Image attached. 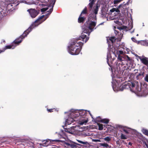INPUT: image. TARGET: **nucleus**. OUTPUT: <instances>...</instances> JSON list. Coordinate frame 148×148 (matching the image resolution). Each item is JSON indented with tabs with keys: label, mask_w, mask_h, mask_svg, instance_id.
<instances>
[{
	"label": "nucleus",
	"mask_w": 148,
	"mask_h": 148,
	"mask_svg": "<svg viewBox=\"0 0 148 148\" xmlns=\"http://www.w3.org/2000/svg\"><path fill=\"white\" fill-rule=\"evenodd\" d=\"M126 59L128 61H130L132 59L130 58V57H129L127 55L126 56Z\"/></svg>",
	"instance_id": "nucleus-45"
},
{
	"label": "nucleus",
	"mask_w": 148,
	"mask_h": 148,
	"mask_svg": "<svg viewBox=\"0 0 148 148\" xmlns=\"http://www.w3.org/2000/svg\"><path fill=\"white\" fill-rule=\"evenodd\" d=\"M145 90V88L140 87L139 88V86H136V90H132V92H135L139 94H144Z\"/></svg>",
	"instance_id": "nucleus-10"
},
{
	"label": "nucleus",
	"mask_w": 148,
	"mask_h": 148,
	"mask_svg": "<svg viewBox=\"0 0 148 148\" xmlns=\"http://www.w3.org/2000/svg\"><path fill=\"white\" fill-rule=\"evenodd\" d=\"M96 22L95 21H90L89 24L88 28L89 29L92 31L94 27L96 25Z\"/></svg>",
	"instance_id": "nucleus-14"
},
{
	"label": "nucleus",
	"mask_w": 148,
	"mask_h": 148,
	"mask_svg": "<svg viewBox=\"0 0 148 148\" xmlns=\"http://www.w3.org/2000/svg\"><path fill=\"white\" fill-rule=\"evenodd\" d=\"M19 38L15 40L14 42V43L16 45H17L21 42L22 41V39L19 40Z\"/></svg>",
	"instance_id": "nucleus-30"
},
{
	"label": "nucleus",
	"mask_w": 148,
	"mask_h": 148,
	"mask_svg": "<svg viewBox=\"0 0 148 148\" xmlns=\"http://www.w3.org/2000/svg\"><path fill=\"white\" fill-rule=\"evenodd\" d=\"M108 47L109 48H111V45L109 43H108Z\"/></svg>",
	"instance_id": "nucleus-54"
},
{
	"label": "nucleus",
	"mask_w": 148,
	"mask_h": 148,
	"mask_svg": "<svg viewBox=\"0 0 148 148\" xmlns=\"http://www.w3.org/2000/svg\"><path fill=\"white\" fill-rule=\"evenodd\" d=\"M64 143L66 146L67 147H70L71 148H78L79 147L77 145H80L79 144H77L75 143H74L73 144H70L68 142H64Z\"/></svg>",
	"instance_id": "nucleus-13"
},
{
	"label": "nucleus",
	"mask_w": 148,
	"mask_h": 148,
	"mask_svg": "<svg viewBox=\"0 0 148 148\" xmlns=\"http://www.w3.org/2000/svg\"><path fill=\"white\" fill-rule=\"evenodd\" d=\"M79 118H86V120H82V121L80 123L81 125H83L84 123H86L88 122V118H86V116L87 114L86 110H79Z\"/></svg>",
	"instance_id": "nucleus-5"
},
{
	"label": "nucleus",
	"mask_w": 148,
	"mask_h": 148,
	"mask_svg": "<svg viewBox=\"0 0 148 148\" xmlns=\"http://www.w3.org/2000/svg\"><path fill=\"white\" fill-rule=\"evenodd\" d=\"M145 80L148 82V74H147L144 79Z\"/></svg>",
	"instance_id": "nucleus-42"
},
{
	"label": "nucleus",
	"mask_w": 148,
	"mask_h": 148,
	"mask_svg": "<svg viewBox=\"0 0 148 148\" xmlns=\"http://www.w3.org/2000/svg\"><path fill=\"white\" fill-rule=\"evenodd\" d=\"M124 26H123L122 27H117V29H119L120 31L121 30H122L124 29Z\"/></svg>",
	"instance_id": "nucleus-44"
},
{
	"label": "nucleus",
	"mask_w": 148,
	"mask_h": 148,
	"mask_svg": "<svg viewBox=\"0 0 148 148\" xmlns=\"http://www.w3.org/2000/svg\"><path fill=\"white\" fill-rule=\"evenodd\" d=\"M53 8H51L49 11H47V12H49L51 14V12H52L53 10Z\"/></svg>",
	"instance_id": "nucleus-48"
},
{
	"label": "nucleus",
	"mask_w": 148,
	"mask_h": 148,
	"mask_svg": "<svg viewBox=\"0 0 148 148\" xmlns=\"http://www.w3.org/2000/svg\"><path fill=\"white\" fill-rule=\"evenodd\" d=\"M2 42H3V43H5V40H2Z\"/></svg>",
	"instance_id": "nucleus-58"
},
{
	"label": "nucleus",
	"mask_w": 148,
	"mask_h": 148,
	"mask_svg": "<svg viewBox=\"0 0 148 148\" xmlns=\"http://www.w3.org/2000/svg\"><path fill=\"white\" fill-rule=\"evenodd\" d=\"M86 19V18L84 17H82V16L80 15L78 19V22L79 23H83Z\"/></svg>",
	"instance_id": "nucleus-18"
},
{
	"label": "nucleus",
	"mask_w": 148,
	"mask_h": 148,
	"mask_svg": "<svg viewBox=\"0 0 148 148\" xmlns=\"http://www.w3.org/2000/svg\"><path fill=\"white\" fill-rule=\"evenodd\" d=\"M42 145L44 146H47L50 145L54 143L55 142H61V140L59 139H45L42 140Z\"/></svg>",
	"instance_id": "nucleus-6"
},
{
	"label": "nucleus",
	"mask_w": 148,
	"mask_h": 148,
	"mask_svg": "<svg viewBox=\"0 0 148 148\" xmlns=\"http://www.w3.org/2000/svg\"><path fill=\"white\" fill-rule=\"evenodd\" d=\"M106 140H107L108 141H110L111 139H104Z\"/></svg>",
	"instance_id": "nucleus-56"
},
{
	"label": "nucleus",
	"mask_w": 148,
	"mask_h": 148,
	"mask_svg": "<svg viewBox=\"0 0 148 148\" xmlns=\"http://www.w3.org/2000/svg\"><path fill=\"white\" fill-rule=\"evenodd\" d=\"M118 53H119V54L120 55V54H123V51H121V50H119L118 51Z\"/></svg>",
	"instance_id": "nucleus-49"
},
{
	"label": "nucleus",
	"mask_w": 148,
	"mask_h": 148,
	"mask_svg": "<svg viewBox=\"0 0 148 148\" xmlns=\"http://www.w3.org/2000/svg\"><path fill=\"white\" fill-rule=\"evenodd\" d=\"M9 138V137H4V138Z\"/></svg>",
	"instance_id": "nucleus-62"
},
{
	"label": "nucleus",
	"mask_w": 148,
	"mask_h": 148,
	"mask_svg": "<svg viewBox=\"0 0 148 148\" xmlns=\"http://www.w3.org/2000/svg\"><path fill=\"white\" fill-rule=\"evenodd\" d=\"M2 50L0 49V53H1L3 52H2Z\"/></svg>",
	"instance_id": "nucleus-60"
},
{
	"label": "nucleus",
	"mask_w": 148,
	"mask_h": 148,
	"mask_svg": "<svg viewBox=\"0 0 148 148\" xmlns=\"http://www.w3.org/2000/svg\"><path fill=\"white\" fill-rule=\"evenodd\" d=\"M98 125L99 126V130H101L103 129V125L102 124L98 123Z\"/></svg>",
	"instance_id": "nucleus-33"
},
{
	"label": "nucleus",
	"mask_w": 148,
	"mask_h": 148,
	"mask_svg": "<svg viewBox=\"0 0 148 148\" xmlns=\"http://www.w3.org/2000/svg\"><path fill=\"white\" fill-rule=\"evenodd\" d=\"M123 142V140H122V139H119L116 141V143L119 146H120Z\"/></svg>",
	"instance_id": "nucleus-29"
},
{
	"label": "nucleus",
	"mask_w": 148,
	"mask_h": 148,
	"mask_svg": "<svg viewBox=\"0 0 148 148\" xmlns=\"http://www.w3.org/2000/svg\"><path fill=\"white\" fill-rule=\"evenodd\" d=\"M130 90L132 91V90H134L133 89V88L135 87V83L131 82H130Z\"/></svg>",
	"instance_id": "nucleus-27"
},
{
	"label": "nucleus",
	"mask_w": 148,
	"mask_h": 148,
	"mask_svg": "<svg viewBox=\"0 0 148 148\" xmlns=\"http://www.w3.org/2000/svg\"><path fill=\"white\" fill-rule=\"evenodd\" d=\"M50 14H51L49 12H48V13H47V15H46V16H47L44 19L42 20V19L44 17V16L42 18L41 20H40V22H41L42 21H43L46 18H47L48 17V16Z\"/></svg>",
	"instance_id": "nucleus-40"
},
{
	"label": "nucleus",
	"mask_w": 148,
	"mask_h": 148,
	"mask_svg": "<svg viewBox=\"0 0 148 148\" xmlns=\"http://www.w3.org/2000/svg\"><path fill=\"white\" fill-rule=\"evenodd\" d=\"M124 58L121 56L119 54L117 58V60L116 62H119L120 61H122L124 60Z\"/></svg>",
	"instance_id": "nucleus-24"
},
{
	"label": "nucleus",
	"mask_w": 148,
	"mask_h": 148,
	"mask_svg": "<svg viewBox=\"0 0 148 148\" xmlns=\"http://www.w3.org/2000/svg\"><path fill=\"white\" fill-rule=\"evenodd\" d=\"M44 16H45L44 15H42L39 16L34 23H33L25 31L23 34L20 36V38L21 39H23L26 36L33 28L38 26L45 21L46 20L47 18L42 21L41 22L40 21V20Z\"/></svg>",
	"instance_id": "nucleus-3"
},
{
	"label": "nucleus",
	"mask_w": 148,
	"mask_h": 148,
	"mask_svg": "<svg viewBox=\"0 0 148 148\" xmlns=\"http://www.w3.org/2000/svg\"><path fill=\"white\" fill-rule=\"evenodd\" d=\"M100 7V5L99 3H97L96 6L95 7H94L93 10V12L94 14V15L93 14V15L94 16V18L95 20H96V15L98 14V12L99 8Z\"/></svg>",
	"instance_id": "nucleus-11"
},
{
	"label": "nucleus",
	"mask_w": 148,
	"mask_h": 148,
	"mask_svg": "<svg viewBox=\"0 0 148 148\" xmlns=\"http://www.w3.org/2000/svg\"><path fill=\"white\" fill-rule=\"evenodd\" d=\"M144 72H143V73L141 72H140V73H139L138 75H137V77H139V76H140L144 77Z\"/></svg>",
	"instance_id": "nucleus-41"
},
{
	"label": "nucleus",
	"mask_w": 148,
	"mask_h": 148,
	"mask_svg": "<svg viewBox=\"0 0 148 148\" xmlns=\"http://www.w3.org/2000/svg\"><path fill=\"white\" fill-rule=\"evenodd\" d=\"M138 57L142 63L147 66H148V58L144 56L143 58H142L141 56H138Z\"/></svg>",
	"instance_id": "nucleus-12"
},
{
	"label": "nucleus",
	"mask_w": 148,
	"mask_h": 148,
	"mask_svg": "<svg viewBox=\"0 0 148 148\" xmlns=\"http://www.w3.org/2000/svg\"><path fill=\"white\" fill-rule=\"evenodd\" d=\"M129 89L130 90V83L125 82L121 85L119 89L120 90L122 91L125 89Z\"/></svg>",
	"instance_id": "nucleus-9"
},
{
	"label": "nucleus",
	"mask_w": 148,
	"mask_h": 148,
	"mask_svg": "<svg viewBox=\"0 0 148 148\" xmlns=\"http://www.w3.org/2000/svg\"><path fill=\"white\" fill-rule=\"evenodd\" d=\"M110 11L111 12H114L115 11L117 12L119 11V9H116L115 8H113L112 9L110 10Z\"/></svg>",
	"instance_id": "nucleus-36"
},
{
	"label": "nucleus",
	"mask_w": 148,
	"mask_h": 148,
	"mask_svg": "<svg viewBox=\"0 0 148 148\" xmlns=\"http://www.w3.org/2000/svg\"><path fill=\"white\" fill-rule=\"evenodd\" d=\"M27 11L29 12L32 18H35L39 13L40 11L31 8L28 9Z\"/></svg>",
	"instance_id": "nucleus-7"
},
{
	"label": "nucleus",
	"mask_w": 148,
	"mask_h": 148,
	"mask_svg": "<svg viewBox=\"0 0 148 148\" xmlns=\"http://www.w3.org/2000/svg\"><path fill=\"white\" fill-rule=\"evenodd\" d=\"M87 13V9L86 7H85L82 11L80 16H82L83 14H86Z\"/></svg>",
	"instance_id": "nucleus-28"
},
{
	"label": "nucleus",
	"mask_w": 148,
	"mask_h": 148,
	"mask_svg": "<svg viewBox=\"0 0 148 148\" xmlns=\"http://www.w3.org/2000/svg\"><path fill=\"white\" fill-rule=\"evenodd\" d=\"M101 139H110L109 137H106L104 138H101Z\"/></svg>",
	"instance_id": "nucleus-53"
},
{
	"label": "nucleus",
	"mask_w": 148,
	"mask_h": 148,
	"mask_svg": "<svg viewBox=\"0 0 148 148\" xmlns=\"http://www.w3.org/2000/svg\"><path fill=\"white\" fill-rule=\"evenodd\" d=\"M137 43L142 45L148 46V42L146 40H140L138 41Z\"/></svg>",
	"instance_id": "nucleus-17"
},
{
	"label": "nucleus",
	"mask_w": 148,
	"mask_h": 148,
	"mask_svg": "<svg viewBox=\"0 0 148 148\" xmlns=\"http://www.w3.org/2000/svg\"><path fill=\"white\" fill-rule=\"evenodd\" d=\"M123 131V132H122L124 133L125 135L123 133H121V139H126V138H128L130 136L137 138L138 139H144L143 135L141 133L131 129L129 128L127 129H124Z\"/></svg>",
	"instance_id": "nucleus-2"
},
{
	"label": "nucleus",
	"mask_w": 148,
	"mask_h": 148,
	"mask_svg": "<svg viewBox=\"0 0 148 148\" xmlns=\"http://www.w3.org/2000/svg\"><path fill=\"white\" fill-rule=\"evenodd\" d=\"M71 112L70 115L73 119L76 118L77 117H79V110H75L74 109H71L70 110Z\"/></svg>",
	"instance_id": "nucleus-8"
},
{
	"label": "nucleus",
	"mask_w": 148,
	"mask_h": 148,
	"mask_svg": "<svg viewBox=\"0 0 148 148\" xmlns=\"http://www.w3.org/2000/svg\"><path fill=\"white\" fill-rule=\"evenodd\" d=\"M90 114L92 118V121H93L95 123L101 122L102 119H101V118L100 116H98L97 117L96 119H95L93 117L92 115L90 113Z\"/></svg>",
	"instance_id": "nucleus-16"
},
{
	"label": "nucleus",
	"mask_w": 148,
	"mask_h": 148,
	"mask_svg": "<svg viewBox=\"0 0 148 148\" xmlns=\"http://www.w3.org/2000/svg\"><path fill=\"white\" fill-rule=\"evenodd\" d=\"M116 23H117V22H119V21H116Z\"/></svg>",
	"instance_id": "nucleus-61"
},
{
	"label": "nucleus",
	"mask_w": 148,
	"mask_h": 148,
	"mask_svg": "<svg viewBox=\"0 0 148 148\" xmlns=\"http://www.w3.org/2000/svg\"><path fill=\"white\" fill-rule=\"evenodd\" d=\"M131 39L134 42H136V43H137L138 42V41H137L136 40V39L134 38V37H132L131 38Z\"/></svg>",
	"instance_id": "nucleus-43"
},
{
	"label": "nucleus",
	"mask_w": 148,
	"mask_h": 148,
	"mask_svg": "<svg viewBox=\"0 0 148 148\" xmlns=\"http://www.w3.org/2000/svg\"><path fill=\"white\" fill-rule=\"evenodd\" d=\"M69 119H68L67 120V121H66V123H68V124H71V123H70V122L69 123V122H68V121H70V120H69Z\"/></svg>",
	"instance_id": "nucleus-50"
},
{
	"label": "nucleus",
	"mask_w": 148,
	"mask_h": 148,
	"mask_svg": "<svg viewBox=\"0 0 148 148\" xmlns=\"http://www.w3.org/2000/svg\"><path fill=\"white\" fill-rule=\"evenodd\" d=\"M114 33L116 35H118V38L121 39L123 36V34L122 33L119 32L116 30H114Z\"/></svg>",
	"instance_id": "nucleus-19"
},
{
	"label": "nucleus",
	"mask_w": 148,
	"mask_h": 148,
	"mask_svg": "<svg viewBox=\"0 0 148 148\" xmlns=\"http://www.w3.org/2000/svg\"><path fill=\"white\" fill-rule=\"evenodd\" d=\"M129 145H132V143H131V142H130L128 144Z\"/></svg>",
	"instance_id": "nucleus-59"
},
{
	"label": "nucleus",
	"mask_w": 148,
	"mask_h": 148,
	"mask_svg": "<svg viewBox=\"0 0 148 148\" xmlns=\"http://www.w3.org/2000/svg\"><path fill=\"white\" fill-rule=\"evenodd\" d=\"M141 131L143 134L148 136V130L145 129L144 128H143L142 130Z\"/></svg>",
	"instance_id": "nucleus-22"
},
{
	"label": "nucleus",
	"mask_w": 148,
	"mask_h": 148,
	"mask_svg": "<svg viewBox=\"0 0 148 148\" xmlns=\"http://www.w3.org/2000/svg\"><path fill=\"white\" fill-rule=\"evenodd\" d=\"M116 65L118 66H119L120 65L121 66H123L124 65V64L122 62V61H120L119 62H116Z\"/></svg>",
	"instance_id": "nucleus-32"
},
{
	"label": "nucleus",
	"mask_w": 148,
	"mask_h": 148,
	"mask_svg": "<svg viewBox=\"0 0 148 148\" xmlns=\"http://www.w3.org/2000/svg\"><path fill=\"white\" fill-rule=\"evenodd\" d=\"M79 40L77 38L74 40L68 47V51L69 53L72 55H77L79 54L83 43L81 42L78 41Z\"/></svg>",
	"instance_id": "nucleus-1"
},
{
	"label": "nucleus",
	"mask_w": 148,
	"mask_h": 148,
	"mask_svg": "<svg viewBox=\"0 0 148 148\" xmlns=\"http://www.w3.org/2000/svg\"><path fill=\"white\" fill-rule=\"evenodd\" d=\"M77 140L78 142L79 143L81 144L85 145L86 146L89 147L90 145V143H88L87 141H82L78 140Z\"/></svg>",
	"instance_id": "nucleus-20"
},
{
	"label": "nucleus",
	"mask_w": 148,
	"mask_h": 148,
	"mask_svg": "<svg viewBox=\"0 0 148 148\" xmlns=\"http://www.w3.org/2000/svg\"><path fill=\"white\" fill-rule=\"evenodd\" d=\"M108 55L107 56V62H108V61H109V60H108Z\"/></svg>",
	"instance_id": "nucleus-55"
},
{
	"label": "nucleus",
	"mask_w": 148,
	"mask_h": 148,
	"mask_svg": "<svg viewBox=\"0 0 148 148\" xmlns=\"http://www.w3.org/2000/svg\"><path fill=\"white\" fill-rule=\"evenodd\" d=\"M109 120L108 119H102L101 122L103 123H105L106 124H108V123Z\"/></svg>",
	"instance_id": "nucleus-31"
},
{
	"label": "nucleus",
	"mask_w": 148,
	"mask_h": 148,
	"mask_svg": "<svg viewBox=\"0 0 148 148\" xmlns=\"http://www.w3.org/2000/svg\"><path fill=\"white\" fill-rule=\"evenodd\" d=\"M56 1V0H52L51 1V3L50 4H49V7L51 6V4H52V8H53V7L54 6V4H55Z\"/></svg>",
	"instance_id": "nucleus-35"
},
{
	"label": "nucleus",
	"mask_w": 148,
	"mask_h": 148,
	"mask_svg": "<svg viewBox=\"0 0 148 148\" xmlns=\"http://www.w3.org/2000/svg\"><path fill=\"white\" fill-rule=\"evenodd\" d=\"M12 45H8L6 46L2 50V52H4L5 50L8 49H10L13 47Z\"/></svg>",
	"instance_id": "nucleus-23"
},
{
	"label": "nucleus",
	"mask_w": 148,
	"mask_h": 148,
	"mask_svg": "<svg viewBox=\"0 0 148 148\" xmlns=\"http://www.w3.org/2000/svg\"><path fill=\"white\" fill-rule=\"evenodd\" d=\"M104 127H106V128H107V129H108V128H109L110 127H111V125H104Z\"/></svg>",
	"instance_id": "nucleus-46"
},
{
	"label": "nucleus",
	"mask_w": 148,
	"mask_h": 148,
	"mask_svg": "<svg viewBox=\"0 0 148 148\" xmlns=\"http://www.w3.org/2000/svg\"><path fill=\"white\" fill-rule=\"evenodd\" d=\"M142 141L143 142V143L144 144V145H145L146 147L148 148V141L147 139H142Z\"/></svg>",
	"instance_id": "nucleus-26"
},
{
	"label": "nucleus",
	"mask_w": 148,
	"mask_h": 148,
	"mask_svg": "<svg viewBox=\"0 0 148 148\" xmlns=\"http://www.w3.org/2000/svg\"><path fill=\"white\" fill-rule=\"evenodd\" d=\"M87 23V21L86 22V23Z\"/></svg>",
	"instance_id": "nucleus-64"
},
{
	"label": "nucleus",
	"mask_w": 148,
	"mask_h": 148,
	"mask_svg": "<svg viewBox=\"0 0 148 148\" xmlns=\"http://www.w3.org/2000/svg\"><path fill=\"white\" fill-rule=\"evenodd\" d=\"M53 110H56L54 108L50 109H47V110L49 112H51L53 111Z\"/></svg>",
	"instance_id": "nucleus-38"
},
{
	"label": "nucleus",
	"mask_w": 148,
	"mask_h": 148,
	"mask_svg": "<svg viewBox=\"0 0 148 148\" xmlns=\"http://www.w3.org/2000/svg\"><path fill=\"white\" fill-rule=\"evenodd\" d=\"M48 9V8H42L41 9V11L42 12H44L47 11Z\"/></svg>",
	"instance_id": "nucleus-39"
},
{
	"label": "nucleus",
	"mask_w": 148,
	"mask_h": 148,
	"mask_svg": "<svg viewBox=\"0 0 148 148\" xmlns=\"http://www.w3.org/2000/svg\"><path fill=\"white\" fill-rule=\"evenodd\" d=\"M123 5L122 4L120 5L118 7V8L119 9H121V8L122 7Z\"/></svg>",
	"instance_id": "nucleus-51"
},
{
	"label": "nucleus",
	"mask_w": 148,
	"mask_h": 148,
	"mask_svg": "<svg viewBox=\"0 0 148 148\" xmlns=\"http://www.w3.org/2000/svg\"><path fill=\"white\" fill-rule=\"evenodd\" d=\"M94 1V2H95V1H96V0H90L89 1Z\"/></svg>",
	"instance_id": "nucleus-57"
},
{
	"label": "nucleus",
	"mask_w": 148,
	"mask_h": 148,
	"mask_svg": "<svg viewBox=\"0 0 148 148\" xmlns=\"http://www.w3.org/2000/svg\"><path fill=\"white\" fill-rule=\"evenodd\" d=\"M89 29L88 27L85 28L84 30L82 33L81 36L79 38H77L78 40H80L81 39H82L83 41H84L85 42H86L89 39V37H87L86 35L84 34V33L88 34V36H89L90 32L89 30Z\"/></svg>",
	"instance_id": "nucleus-4"
},
{
	"label": "nucleus",
	"mask_w": 148,
	"mask_h": 148,
	"mask_svg": "<svg viewBox=\"0 0 148 148\" xmlns=\"http://www.w3.org/2000/svg\"><path fill=\"white\" fill-rule=\"evenodd\" d=\"M138 36V34H137V35H136V36Z\"/></svg>",
	"instance_id": "nucleus-63"
},
{
	"label": "nucleus",
	"mask_w": 148,
	"mask_h": 148,
	"mask_svg": "<svg viewBox=\"0 0 148 148\" xmlns=\"http://www.w3.org/2000/svg\"><path fill=\"white\" fill-rule=\"evenodd\" d=\"M92 141L93 142H100V139H92Z\"/></svg>",
	"instance_id": "nucleus-47"
},
{
	"label": "nucleus",
	"mask_w": 148,
	"mask_h": 148,
	"mask_svg": "<svg viewBox=\"0 0 148 148\" xmlns=\"http://www.w3.org/2000/svg\"><path fill=\"white\" fill-rule=\"evenodd\" d=\"M89 3L88 5L89 7L90 10H91L92 9L93 5L94 4L95 2L91 1Z\"/></svg>",
	"instance_id": "nucleus-25"
},
{
	"label": "nucleus",
	"mask_w": 148,
	"mask_h": 148,
	"mask_svg": "<svg viewBox=\"0 0 148 148\" xmlns=\"http://www.w3.org/2000/svg\"><path fill=\"white\" fill-rule=\"evenodd\" d=\"M100 144L101 146L103 147H107L109 146L108 145L107 143H100Z\"/></svg>",
	"instance_id": "nucleus-34"
},
{
	"label": "nucleus",
	"mask_w": 148,
	"mask_h": 148,
	"mask_svg": "<svg viewBox=\"0 0 148 148\" xmlns=\"http://www.w3.org/2000/svg\"><path fill=\"white\" fill-rule=\"evenodd\" d=\"M123 0H115L114 1V4H116Z\"/></svg>",
	"instance_id": "nucleus-37"
},
{
	"label": "nucleus",
	"mask_w": 148,
	"mask_h": 148,
	"mask_svg": "<svg viewBox=\"0 0 148 148\" xmlns=\"http://www.w3.org/2000/svg\"><path fill=\"white\" fill-rule=\"evenodd\" d=\"M66 132L67 133H68L69 134H73V133L72 132H70V131H69L68 130H67V131H66Z\"/></svg>",
	"instance_id": "nucleus-52"
},
{
	"label": "nucleus",
	"mask_w": 148,
	"mask_h": 148,
	"mask_svg": "<svg viewBox=\"0 0 148 148\" xmlns=\"http://www.w3.org/2000/svg\"><path fill=\"white\" fill-rule=\"evenodd\" d=\"M116 39L114 37H109V39H107V42H109V40H110L112 44H113L115 42L116 40Z\"/></svg>",
	"instance_id": "nucleus-21"
},
{
	"label": "nucleus",
	"mask_w": 148,
	"mask_h": 148,
	"mask_svg": "<svg viewBox=\"0 0 148 148\" xmlns=\"http://www.w3.org/2000/svg\"><path fill=\"white\" fill-rule=\"evenodd\" d=\"M66 135L67 134L65 132H64L63 131H62L61 133H59L58 134V137L60 138L66 139V138L64 137L65 136L67 138V139H68Z\"/></svg>",
	"instance_id": "nucleus-15"
}]
</instances>
